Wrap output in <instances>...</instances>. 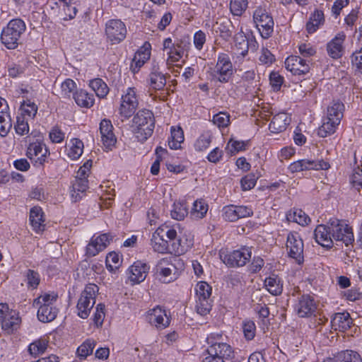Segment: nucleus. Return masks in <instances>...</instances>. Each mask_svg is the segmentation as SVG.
Masks as SVG:
<instances>
[{
  "label": "nucleus",
  "instance_id": "f257e3e1",
  "mask_svg": "<svg viewBox=\"0 0 362 362\" xmlns=\"http://www.w3.org/2000/svg\"><path fill=\"white\" fill-rule=\"evenodd\" d=\"M158 228L153 233L151 239V246L158 253L182 254L186 248L182 245V240L177 237V231L173 228Z\"/></svg>",
  "mask_w": 362,
  "mask_h": 362
},
{
  "label": "nucleus",
  "instance_id": "f03ea898",
  "mask_svg": "<svg viewBox=\"0 0 362 362\" xmlns=\"http://www.w3.org/2000/svg\"><path fill=\"white\" fill-rule=\"evenodd\" d=\"M154 127L155 118L151 111L143 109L134 116L132 131L138 141H146L152 135Z\"/></svg>",
  "mask_w": 362,
  "mask_h": 362
},
{
  "label": "nucleus",
  "instance_id": "7ed1b4c3",
  "mask_svg": "<svg viewBox=\"0 0 362 362\" xmlns=\"http://www.w3.org/2000/svg\"><path fill=\"white\" fill-rule=\"evenodd\" d=\"M221 337V334H211L206 338V342L209 345L206 349L208 356L202 362H225L233 357L232 347L227 343L218 341Z\"/></svg>",
  "mask_w": 362,
  "mask_h": 362
},
{
  "label": "nucleus",
  "instance_id": "20e7f679",
  "mask_svg": "<svg viewBox=\"0 0 362 362\" xmlns=\"http://www.w3.org/2000/svg\"><path fill=\"white\" fill-rule=\"evenodd\" d=\"M25 30V23L21 18L11 20L1 31V41L2 44L8 49L17 48Z\"/></svg>",
  "mask_w": 362,
  "mask_h": 362
},
{
  "label": "nucleus",
  "instance_id": "39448f33",
  "mask_svg": "<svg viewBox=\"0 0 362 362\" xmlns=\"http://www.w3.org/2000/svg\"><path fill=\"white\" fill-rule=\"evenodd\" d=\"M329 224L334 241L341 243L346 246L352 245L354 242L353 230L344 221L331 218Z\"/></svg>",
  "mask_w": 362,
  "mask_h": 362
},
{
  "label": "nucleus",
  "instance_id": "423d86ee",
  "mask_svg": "<svg viewBox=\"0 0 362 362\" xmlns=\"http://www.w3.org/2000/svg\"><path fill=\"white\" fill-rule=\"evenodd\" d=\"M98 289L96 284H89L81 292L76 305L78 315L80 317L86 319L89 316L90 312L95 303V296Z\"/></svg>",
  "mask_w": 362,
  "mask_h": 362
},
{
  "label": "nucleus",
  "instance_id": "0eeeda50",
  "mask_svg": "<svg viewBox=\"0 0 362 362\" xmlns=\"http://www.w3.org/2000/svg\"><path fill=\"white\" fill-rule=\"evenodd\" d=\"M0 322L1 329L7 334H13L20 327L21 319L19 314L11 310L7 303H0Z\"/></svg>",
  "mask_w": 362,
  "mask_h": 362
},
{
  "label": "nucleus",
  "instance_id": "6e6552de",
  "mask_svg": "<svg viewBox=\"0 0 362 362\" xmlns=\"http://www.w3.org/2000/svg\"><path fill=\"white\" fill-rule=\"evenodd\" d=\"M254 23L261 36L269 38L273 33L274 20L271 14L265 8L258 7L253 13Z\"/></svg>",
  "mask_w": 362,
  "mask_h": 362
},
{
  "label": "nucleus",
  "instance_id": "1a4fd4ad",
  "mask_svg": "<svg viewBox=\"0 0 362 362\" xmlns=\"http://www.w3.org/2000/svg\"><path fill=\"white\" fill-rule=\"evenodd\" d=\"M233 75V64L229 56L220 53L213 71L214 78L220 83H228Z\"/></svg>",
  "mask_w": 362,
  "mask_h": 362
},
{
  "label": "nucleus",
  "instance_id": "9d476101",
  "mask_svg": "<svg viewBox=\"0 0 362 362\" xmlns=\"http://www.w3.org/2000/svg\"><path fill=\"white\" fill-rule=\"evenodd\" d=\"M155 270L157 279L163 284H169L175 281L180 274V269L177 267L175 264L169 262L165 258L158 262Z\"/></svg>",
  "mask_w": 362,
  "mask_h": 362
},
{
  "label": "nucleus",
  "instance_id": "9b49d317",
  "mask_svg": "<svg viewBox=\"0 0 362 362\" xmlns=\"http://www.w3.org/2000/svg\"><path fill=\"white\" fill-rule=\"evenodd\" d=\"M125 24L119 19L109 20L105 25V35L111 45H117L122 42L127 36Z\"/></svg>",
  "mask_w": 362,
  "mask_h": 362
},
{
  "label": "nucleus",
  "instance_id": "f8f14e48",
  "mask_svg": "<svg viewBox=\"0 0 362 362\" xmlns=\"http://www.w3.org/2000/svg\"><path fill=\"white\" fill-rule=\"evenodd\" d=\"M251 255L250 248L243 247L224 255H221V259L228 267H240L246 264L250 259Z\"/></svg>",
  "mask_w": 362,
  "mask_h": 362
},
{
  "label": "nucleus",
  "instance_id": "ddd939ff",
  "mask_svg": "<svg viewBox=\"0 0 362 362\" xmlns=\"http://www.w3.org/2000/svg\"><path fill=\"white\" fill-rule=\"evenodd\" d=\"M139 102L134 88H128L122 96V103L119 108L121 117L128 119L133 115L138 107Z\"/></svg>",
  "mask_w": 362,
  "mask_h": 362
},
{
  "label": "nucleus",
  "instance_id": "4468645a",
  "mask_svg": "<svg viewBox=\"0 0 362 362\" xmlns=\"http://www.w3.org/2000/svg\"><path fill=\"white\" fill-rule=\"evenodd\" d=\"M113 238L111 233H103L97 237L94 235L86 246V255L88 257L97 255L107 247Z\"/></svg>",
  "mask_w": 362,
  "mask_h": 362
},
{
  "label": "nucleus",
  "instance_id": "2eb2a0df",
  "mask_svg": "<svg viewBox=\"0 0 362 362\" xmlns=\"http://www.w3.org/2000/svg\"><path fill=\"white\" fill-rule=\"evenodd\" d=\"M147 81L149 87L156 90H163L166 85L165 75L160 71L159 63L155 60L152 62Z\"/></svg>",
  "mask_w": 362,
  "mask_h": 362
},
{
  "label": "nucleus",
  "instance_id": "dca6fc26",
  "mask_svg": "<svg viewBox=\"0 0 362 362\" xmlns=\"http://www.w3.org/2000/svg\"><path fill=\"white\" fill-rule=\"evenodd\" d=\"M113 126L110 120L104 119L100 123V132L103 146L107 150H112L117 142V138L113 133Z\"/></svg>",
  "mask_w": 362,
  "mask_h": 362
},
{
  "label": "nucleus",
  "instance_id": "f3484780",
  "mask_svg": "<svg viewBox=\"0 0 362 362\" xmlns=\"http://www.w3.org/2000/svg\"><path fill=\"white\" fill-rule=\"evenodd\" d=\"M332 230L329 228V221L326 224H320L316 226L314 230V238L315 241L326 248H332L334 244V240L332 237Z\"/></svg>",
  "mask_w": 362,
  "mask_h": 362
},
{
  "label": "nucleus",
  "instance_id": "a211bd4d",
  "mask_svg": "<svg viewBox=\"0 0 362 362\" xmlns=\"http://www.w3.org/2000/svg\"><path fill=\"white\" fill-rule=\"evenodd\" d=\"M149 266L141 261L135 262L129 269V279L133 284L144 281L148 273Z\"/></svg>",
  "mask_w": 362,
  "mask_h": 362
},
{
  "label": "nucleus",
  "instance_id": "6ab92c4d",
  "mask_svg": "<svg viewBox=\"0 0 362 362\" xmlns=\"http://www.w3.org/2000/svg\"><path fill=\"white\" fill-rule=\"evenodd\" d=\"M346 39L344 32H340L327 45L328 54L333 59H338L343 54V43Z\"/></svg>",
  "mask_w": 362,
  "mask_h": 362
},
{
  "label": "nucleus",
  "instance_id": "aec40b11",
  "mask_svg": "<svg viewBox=\"0 0 362 362\" xmlns=\"http://www.w3.org/2000/svg\"><path fill=\"white\" fill-rule=\"evenodd\" d=\"M148 320L151 325L158 328H165L170 325V319L165 310L159 306L150 310L148 312Z\"/></svg>",
  "mask_w": 362,
  "mask_h": 362
},
{
  "label": "nucleus",
  "instance_id": "412c9836",
  "mask_svg": "<svg viewBox=\"0 0 362 362\" xmlns=\"http://www.w3.org/2000/svg\"><path fill=\"white\" fill-rule=\"evenodd\" d=\"M316 305L314 300L308 295L302 296L299 300L297 314L300 317H309L315 311Z\"/></svg>",
  "mask_w": 362,
  "mask_h": 362
},
{
  "label": "nucleus",
  "instance_id": "4be33fe9",
  "mask_svg": "<svg viewBox=\"0 0 362 362\" xmlns=\"http://www.w3.org/2000/svg\"><path fill=\"white\" fill-rule=\"evenodd\" d=\"M352 319L347 312L334 314L331 320L332 328L334 330L345 332L351 327Z\"/></svg>",
  "mask_w": 362,
  "mask_h": 362
},
{
  "label": "nucleus",
  "instance_id": "5701e85b",
  "mask_svg": "<svg viewBox=\"0 0 362 362\" xmlns=\"http://www.w3.org/2000/svg\"><path fill=\"white\" fill-rule=\"evenodd\" d=\"M233 28L231 21L226 18H218L213 27L214 31L219 33L220 37L226 41L231 37Z\"/></svg>",
  "mask_w": 362,
  "mask_h": 362
},
{
  "label": "nucleus",
  "instance_id": "b1692460",
  "mask_svg": "<svg viewBox=\"0 0 362 362\" xmlns=\"http://www.w3.org/2000/svg\"><path fill=\"white\" fill-rule=\"evenodd\" d=\"M329 168V164L324 160H299L296 161V173L310 170H327Z\"/></svg>",
  "mask_w": 362,
  "mask_h": 362
},
{
  "label": "nucleus",
  "instance_id": "393cba45",
  "mask_svg": "<svg viewBox=\"0 0 362 362\" xmlns=\"http://www.w3.org/2000/svg\"><path fill=\"white\" fill-rule=\"evenodd\" d=\"M88 188V180L86 177L76 176L75 180L72 182L71 189V195L74 202L79 201L82 196L81 194L86 192Z\"/></svg>",
  "mask_w": 362,
  "mask_h": 362
},
{
  "label": "nucleus",
  "instance_id": "a878e982",
  "mask_svg": "<svg viewBox=\"0 0 362 362\" xmlns=\"http://www.w3.org/2000/svg\"><path fill=\"white\" fill-rule=\"evenodd\" d=\"M151 56V45L145 42L144 45L139 49L134 55L133 63L135 67L132 64L134 72L139 71V69L149 59Z\"/></svg>",
  "mask_w": 362,
  "mask_h": 362
},
{
  "label": "nucleus",
  "instance_id": "bb28decb",
  "mask_svg": "<svg viewBox=\"0 0 362 362\" xmlns=\"http://www.w3.org/2000/svg\"><path fill=\"white\" fill-rule=\"evenodd\" d=\"M189 39L177 40L173 45L171 52H168V58L173 62H178L184 54L185 51H187L189 47Z\"/></svg>",
  "mask_w": 362,
  "mask_h": 362
},
{
  "label": "nucleus",
  "instance_id": "cd10ccee",
  "mask_svg": "<svg viewBox=\"0 0 362 362\" xmlns=\"http://www.w3.org/2000/svg\"><path fill=\"white\" fill-rule=\"evenodd\" d=\"M76 103L85 108H90L95 103V96L93 93H89L83 89L76 90L73 98Z\"/></svg>",
  "mask_w": 362,
  "mask_h": 362
},
{
  "label": "nucleus",
  "instance_id": "c85d7f7f",
  "mask_svg": "<svg viewBox=\"0 0 362 362\" xmlns=\"http://www.w3.org/2000/svg\"><path fill=\"white\" fill-rule=\"evenodd\" d=\"M43 214L40 206H34L30 209L29 220L33 230L36 232L42 231L45 229Z\"/></svg>",
  "mask_w": 362,
  "mask_h": 362
},
{
  "label": "nucleus",
  "instance_id": "c756f323",
  "mask_svg": "<svg viewBox=\"0 0 362 362\" xmlns=\"http://www.w3.org/2000/svg\"><path fill=\"white\" fill-rule=\"evenodd\" d=\"M324 362H362V358L356 351L346 350L339 353L333 358H328Z\"/></svg>",
  "mask_w": 362,
  "mask_h": 362
},
{
  "label": "nucleus",
  "instance_id": "7c9ffc66",
  "mask_svg": "<svg viewBox=\"0 0 362 362\" xmlns=\"http://www.w3.org/2000/svg\"><path fill=\"white\" fill-rule=\"evenodd\" d=\"M291 119L284 112H280L274 115L269 124V129L272 132H281L286 129L289 124Z\"/></svg>",
  "mask_w": 362,
  "mask_h": 362
},
{
  "label": "nucleus",
  "instance_id": "2f4dec72",
  "mask_svg": "<svg viewBox=\"0 0 362 362\" xmlns=\"http://www.w3.org/2000/svg\"><path fill=\"white\" fill-rule=\"evenodd\" d=\"M344 105L339 101H333L327 107V117L329 119H332L333 124H339L343 117Z\"/></svg>",
  "mask_w": 362,
  "mask_h": 362
},
{
  "label": "nucleus",
  "instance_id": "473e14b6",
  "mask_svg": "<svg viewBox=\"0 0 362 362\" xmlns=\"http://www.w3.org/2000/svg\"><path fill=\"white\" fill-rule=\"evenodd\" d=\"M325 23V16L322 11L315 10L311 14L306 23V30L309 33H315Z\"/></svg>",
  "mask_w": 362,
  "mask_h": 362
},
{
  "label": "nucleus",
  "instance_id": "72a5a7b5",
  "mask_svg": "<svg viewBox=\"0 0 362 362\" xmlns=\"http://www.w3.org/2000/svg\"><path fill=\"white\" fill-rule=\"evenodd\" d=\"M247 40L248 37L243 32L238 33L235 35V54L238 58L243 59L247 54Z\"/></svg>",
  "mask_w": 362,
  "mask_h": 362
},
{
  "label": "nucleus",
  "instance_id": "f704fd0d",
  "mask_svg": "<svg viewBox=\"0 0 362 362\" xmlns=\"http://www.w3.org/2000/svg\"><path fill=\"white\" fill-rule=\"evenodd\" d=\"M58 313V309L54 307H48V305L39 307L37 310V318L42 322L53 321Z\"/></svg>",
  "mask_w": 362,
  "mask_h": 362
},
{
  "label": "nucleus",
  "instance_id": "c9c22d12",
  "mask_svg": "<svg viewBox=\"0 0 362 362\" xmlns=\"http://www.w3.org/2000/svg\"><path fill=\"white\" fill-rule=\"evenodd\" d=\"M44 147L45 145L43 144L34 143L29 148L30 151L28 153L32 155L31 152L33 151V155L37 157L35 162L40 165H43L45 162L47 154H49L47 149Z\"/></svg>",
  "mask_w": 362,
  "mask_h": 362
},
{
  "label": "nucleus",
  "instance_id": "e433bc0d",
  "mask_svg": "<svg viewBox=\"0 0 362 362\" xmlns=\"http://www.w3.org/2000/svg\"><path fill=\"white\" fill-rule=\"evenodd\" d=\"M264 286L272 295L277 296L282 292V285L277 275L272 274L264 280Z\"/></svg>",
  "mask_w": 362,
  "mask_h": 362
},
{
  "label": "nucleus",
  "instance_id": "4c0bfd02",
  "mask_svg": "<svg viewBox=\"0 0 362 362\" xmlns=\"http://www.w3.org/2000/svg\"><path fill=\"white\" fill-rule=\"evenodd\" d=\"M89 86L100 98H104L109 93L107 85L100 78L90 80L89 81Z\"/></svg>",
  "mask_w": 362,
  "mask_h": 362
},
{
  "label": "nucleus",
  "instance_id": "58836bf2",
  "mask_svg": "<svg viewBox=\"0 0 362 362\" xmlns=\"http://www.w3.org/2000/svg\"><path fill=\"white\" fill-rule=\"evenodd\" d=\"M208 211V204L203 199L196 200L192 208L190 216L194 219L203 218Z\"/></svg>",
  "mask_w": 362,
  "mask_h": 362
},
{
  "label": "nucleus",
  "instance_id": "ea45409f",
  "mask_svg": "<svg viewBox=\"0 0 362 362\" xmlns=\"http://www.w3.org/2000/svg\"><path fill=\"white\" fill-rule=\"evenodd\" d=\"M188 214V207L185 202H175L171 210V217L177 221H182Z\"/></svg>",
  "mask_w": 362,
  "mask_h": 362
},
{
  "label": "nucleus",
  "instance_id": "a19ab883",
  "mask_svg": "<svg viewBox=\"0 0 362 362\" xmlns=\"http://www.w3.org/2000/svg\"><path fill=\"white\" fill-rule=\"evenodd\" d=\"M47 349V341L39 339L31 343L28 346L30 354L36 358L44 354Z\"/></svg>",
  "mask_w": 362,
  "mask_h": 362
},
{
  "label": "nucleus",
  "instance_id": "79ce46f5",
  "mask_svg": "<svg viewBox=\"0 0 362 362\" xmlns=\"http://www.w3.org/2000/svg\"><path fill=\"white\" fill-rule=\"evenodd\" d=\"M195 291L197 299H210L212 288L206 282H199L196 286Z\"/></svg>",
  "mask_w": 362,
  "mask_h": 362
},
{
  "label": "nucleus",
  "instance_id": "37998d69",
  "mask_svg": "<svg viewBox=\"0 0 362 362\" xmlns=\"http://www.w3.org/2000/svg\"><path fill=\"white\" fill-rule=\"evenodd\" d=\"M247 0H230V11L233 16H240L247 9Z\"/></svg>",
  "mask_w": 362,
  "mask_h": 362
},
{
  "label": "nucleus",
  "instance_id": "c03bdc74",
  "mask_svg": "<svg viewBox=\"0 0 362 362\" xmlns=\"http://www.w3.org/2000/svg\"><path fill=\"white\" fill-rule=\"evenodd\" d=\"M339 124H333L332 119H329V117H327L321 127H319L317 134L320 137H326L333 134Z\"/></svg>",
  "mask_w": 362,
  "mask_h": 362
},
{
  "label": "nucleus",
  "instance_id": "a18cd8bd",
  "mask_svg": "<svg viewBox=\"0 0 362 362\" xmlns=\"http://www.w3.org/2000/svg\"><path fill=\"white\" fill-rule=\"evenodd\" d=\"M25 281L28 288L33 289L36 288L40 284V277L38 272L33 270L28 269L24 273Z\"/></svg>",
  "mask_w": 362,
  "mask_h": 362
},
{
  "label": "nucleus",
  "instance_id": "49530a36",
  "mask_svg": "<svg viewBox=\"0 0 362 362\" xmlns=\"http://www.w3.org/2000/svg\"><path fill=\"white\" fill-rule=\"evenodd\" d=\"M211 143V135L209 133L201 134L196 140L194 147L197 151H203L209 148Z\"/></svg>",
  "mask_w": 362,
  "mask_h": 362
},
{
  "label": "nucleus",
  "instance_id": "de8ad7c7",
  "mask_svg": "<svg viewBox=\"0 0 362 362\" xmlns=\"http://www.w3.org/2000/svg\"><path fill=\"white\" fill-rule=\"evenodd\" d=\"M95 346V341L93 339H87L77 349V354L79 357L85 358L93 353Z\"/></svg>",
  "mask_w": 362,
  "mask_h": 362
},
{
  "label": "nucleus",
  "instance_id": "09e8293b",
  "mask_svg": "<svg viewBox=\"0 0 362 362\" xmlns=\"http://www.w3.org/2000/svg\"><path fill=\"white\" fill-rule=\"evenodd\" d=\"M72 146L70 148L68 156L72 160L78 159L83 153V143L78 139L71 140Z\"/></svg>",
  "mask_w": 362,
  "mask_h": 362
},
{
  "label": "nucleus",
  "instance_id": "8fccbe9b",
  "mask_svg": "<svg viewBox=\"0 0 362 362\" xmlns=\"http://www.w3.org/2000/svg\"><path fill=\"white\" fill-rule=\"evenodd\" d=\"M11 127L12 122L8 112L0 113V135L1 136H6Z\"/></svg>",
  "mask_w": 362,
  "mask_h": 362
},
{
  "label": "nucleus",
  "instance_id": "3c124183",
  "mask_svg": "<svg viewBox=\"0 0 362 362\" xmlns=\"http://www.w3.org/2000/svg\"><path fill=\"white\" fill-rule=\"evenodd\" d=\"M211 307V299H197L196 300L195 310L202 316H205L209 313Z\"/></svg>",
  "mask_w": 362,
  "mask_h": 362
},
{
  "label": "nucleus",
  "instance_id": "603ef678",
  "mask_svg": "<svg viewBox=\"0 0 362 362\" xmlns=\"http://www.w3.org/2000/svg\"><path fill=\"white\" fill-rule=\"evenodd\" d=\"M238 214L236 205L231 204L223 208V217L226 221H236L239 219Z\"/></svg>",
  "mask_w": 362,
  "mask_h": 362
},
{
  "label": "nucleus",
  "instance_id": "864d4df0",
  "mask_svg": "<svg viewBox=\"0 0 362 362\" xmlns=\"http://www.w3.org/2000/svg\"><path fill=\"white\" fill-rule=\"evenodd\" d=\"M62 93L64 97L70 98L71 95L74 97V93L76 90V84L71 78L66 79L61 85Z\"/></svg>",
  "mask_w": 362,
  "mask_h": 362
},
{
  "label": "nucleus",
  "instance_id": "5fc2aeb1",
  "mask_svg": "<svg viewBox=\"0 0 362 362\" xmlns=\"http://www.w3.org/2000/svg\"><path fill=\"white\" fill-rule=\"evenodd\" d=\"M243 332L247 340H252L255 337L256 332L255 322L250 320L243 321Z\"/></svg>",
  "mask_w": 362,
  "mask_h": 362
},
{
  "label": "nucleus",
  "instance_id": "6e6d98bb",
  "mask_svg": "<svg viewBox=\"0 0 362 362\" xmlns=\"http://www.w3.org/2000/svg\"><path fill=\"white\" fill-rule=\"evenodd\" d=\"M63 2L62 11L65 15L64 20H71L75 18L78 9L74 4L68 3L66 0H62Z\"/></svg>",
  "mask_w": 362,
  "mask_h": 362
},
{
  "label": "nucleus",
  "instance_id": "4d7b16f0",
  "mask_svg": "<svg viewBox=\"0 0 362 362\" xmlns=\"http://www.w3.org/2000/svg\"><path fill=\"white\" fill-rule=\"evenodd\" d=\"M212 121L219 128L226 127L230 123V115L226 112H220L214 115Z\"/></svg>",
  "mask_w": 362,
  "mask_h": 362
},
{
  "label": "nucleus",
  "instance_id": "13d9d810",
  "mask_svg": "<svg viewBox=\"0 0 362 362\" xmlns=\"http://www.w3.org/2000/svg\"><path fill=\"white\" fill-rule=\"evenodd\" d=\"M119 256L115 252H110L105 260L106 267L109 271H115L119 266Z\"/></svg>",
  "mask_w": 362,
  "mask_h": 362
},
{
  "label": "nucleus",
  "instance_id": "bf43d9fd",
  "mask_svg": "<svg viewBox=\"0 0 362 362\" xmlns=\"http://www.w3.org/2000/svg\"><path fill=\"white\" fill-rule=\"evenodd\" d=\"M16 132L19 135H24L29 132L28 121L25 120L23 115L16 117V124L15 125Z\"/></svg>",
  "mask_w": 362,
  "mask_h": 362
},
{
  "label": "nucleus",
  "instance_id": "052dcab7",
  "mask_svg": "<svg viewBox=\"0 0 362 362\" xmlns=\"http://www.w3.org/2000/svg\"><path fill=\"white\" fill-rule=\"evenodd\" d=\"M21 110L23 111L24 114L28 115V117H35L37 111V107L34 103L30 102V100H23V102L21 105Z\"/></svg>",
  "mask_w": 362,
  "mask_h": 362
},
{
  "label": "nucleus",
  "instance_id": "680f3d73",
  "mask_svg": "<svg viewBox=\"0 0 362 362\" xmlns=\"http://www.w3.org/2000/svg\"><path fill=\"white\" fill-rule=\"evenodd\" d=\"M257 177L254 174H249L241 179V186L243 190H250L253 188L257 182Z\"/></svg>",
  "mask_w": 362,
  "mask_h": 362
},
{
  "label": "nucleus",
  "instance_id": "e2e57ef3",
  "mask_svg": "<svg viewBox=\"0 0 362 362\" xmlns=\"http://www.w3.org/2000/svg\"><path fill=\"white\" fill-rule=\"evenodd\" d=\"M58 298V295L52 293H45L41 295L38 298H35L33 300V305L35 308H37L39 304L41 303L49 301V302H56Z\"/></svg>",
  "mask_w": 362,
  "mask_h": 362
},
{
  "label": "nucleus",
  "instance_id": "0e129e2a",
  "mask_svg": "<svg viewBox=\"0 0 362 362\" xmlns=\"http://www.w3.org/2000/svg\"><path fill=\"white\" fill-rule=\"evenodd\" d=\"M49 136L52 142L57 144L63 141L65 134L59 127L55 126L51 129Z\"/></svg>",
  "mask_w": 362,
  "mask_h": 362
},
{
  "label": "nucleus",
  "instance_id": "69168bd1",
  "mask_svg": "<svg viewBox=\"0 0 362 362\" xmlns=\"http://www.w3.org/2000/svg\"><path fill=\"white\" fill-rule=\"evenodd\" d=\"M24 71V68L21 64L11 63L8 65V75L10 77H18L23 74Z\"/></svg>",
  "mask_w": 362,
  "mask_h": 362
},
{
  "label": "nucleus",
  "instance_id": "338daca9",
  "mask_svg": "<svg viewBox=\"0 0 362 362\" xmlns=\"http://www.w3.org/2000/svg\"><path fill=\"white\" fill-rule=\"evenodd\" d=\"M352 186L358 191L362 189V170L358 168L354 171L351 177Z\"/></svg>",
  "mask_w": 362,
  "mask_h": 362
},
{
  "label": "nucleus",
  "instance_id": "774afa93",
  "mask_svg": "<svg viewBox=\"0 0 362 362\" xmlns=\"http://www.w3.org/2000/svg\"><path fill=\"white\" fill-rule=\"evenodd\" d=\"M259 59L262 64L270 65L275 61V57L267 48L263 47Z\"/></svg>",
  "mask_w": 362,
  "mask_h": 362
}]
</instances>
